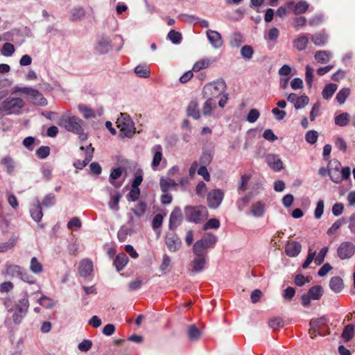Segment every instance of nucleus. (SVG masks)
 I'll use <instances>...</instances> for the list:
<instances>
[{
  "mask_svg": "<svg viewBox=\"0 0 355 355\" xmlns=\"http://www.w3.org/2000/svg\"><path fill=\"white\" fill-rule=\"evenodd\" d=\"M83 123V120L78 116L67 115H63L58 122L60 126L64 128L69 132L78 135L81 141H85L87 139V135L84 132Z\"/></svg>",
  "mask_w": 355,
  "mask_h": 355,
  "instance_id": "f257e3e1",
  "label": "nucleus"
},
{
  "mask_svg": "<svg viewBox=\"0 0 355 355\" xmlns=\"http://www.w3.org/2000/svg\"><path fill=\"white\" fill-rule=\"evenodd\" d=\"M351 169L349 166L341 168V164L339 161L334 159L329 162L328 164V175L334 183L340 184L343 180L349 179Z\"/></svg>",
  "mask_w": 355,
  "mask_h": 355,
  "instance_id": "f03ea898",
  "label": "nucleus"
},
{
  "mask_svg": "<svg viewBox=\"0 0 355 355\" xmlns=\"http://www.w3.org/2000/svg\"><path fill=\"white\" fill-rule=\"evenodd\" d=\"M116 123L121 137H132L135 133V124L128 114L121 113Z\"/></svg>",
  "mask_w": 355,
  "mask_h": 355,
  "instance_id": "7ed1b4c3",
  "label": "nucleus"
},
{
  "mask_svg": "<svg viewBox=\"0 0 355 355\" xmlns=\"http://www.w3.org/2000/svg\"><path fill=\"white\" fill-rule=\"evenodd\" d=\"M24 106V102L21 98L10 97L4 100L0 105V112L7 115L16 114Z\"/></svg>",
  "mask_w": 355,
  "mask_h": 355,
  "instance_id": "20e7f679",
  "label": "nucleus"
},
{
  "mask_svg": "<svg viewBox=\"0 0 355 355\" xmlns=\"http://www.w3.org/2000/svg\"><path fill=\"white\" fill-rule=\"evenodd\" d=\"M187 220L194 223H199L207 216V210L204 206H187L184 208Z\"/></svg>",
  "mask_w": 355,
  "mask_h": 355,
  "instance_id": "39448f33",
  "label": "nucleus"
},
{
  "mask_svg": "<svg viewBox=\"0 0 355 355\" xmlns=\"http://www.w3.org/2000/svg\"><path fill=\"white\" fill-rule=\"evenodd\" d=\"M216 236L210 233L205 234L204 236L199 241H196L193 245V252L196 255L200 253H204L203 250L213 247L216 243Z\"/></svg>",
  "mask_w": 355,
  "mask_h": 355,
  "instance_id": "423d86ee",
  "label": "nucleus"
},
{
  "mask_svg": "<svg viewBox=\"0 0 355 355\" xmlns=\"http://www.w3.org/2000/svg\"><path fill=\"white\" fill-rule=\"evenodd\" d=\"M225 84L223 80L209 83L203 89L204 96H211L214 99L218 98L225 91Z\"/></svg>",
  "mask_w": 355,
  "mask_h": 355,
  "instance_id": "0eeeda50",
  "label": "nucleus"
},
{
  "mask_svg": "<svg viewBox=\"0 0 355 355\" xmlns=\"http://www.w3.org/2000/svg\"><path fill=\"white\" fill-rule=\"evenodd\" d=\"M29 308L28 294L26 292L24 297L19 300L16 304V311L13 314V321L19 324L22 318L26 315Z\"/></svg>",
  "mask_w": 355,
  "mask_h": 355,
  "instance_id": "6e6552de",
  "label": "nucleus"
},
{
  "mask_svg": "<svg viewBox=\"0 0 355 355\" xmlns=\"http://www.w3.org/2000/svg\"><path fill=\"white\" fill-rule=\"evenodd\" d=\"M355 252V245L349 241L342 242L337 249V254L342 259H349Z\"/></svg>",
  "mask_w": 355,
  "mask_h": 355,
  "instance_id": "1a4fd4ad",
  "label": "nucleus"
},
{
  "mask_svg": "<svg viewBox=\"0 0 355 355\" xmlns=\"http://www.w3.org/2000/svg\"><path fill=\"white\" fill-rule=\"evenodd\" d=\"M196 256V258L190 264L191 269H189V272L192 275L202 271L205 268L207 263L205 253H200L199 255Z\"/></svg>",
  "mask_w": 355,
  "mask_h": 355,
  "instance_id": "9d476101",
  "label": "nucleus"
},
{
  "mask_svg": "<svg viewBox=\"0 0 355 355\" xmlns=\"http://www.w3.org/2000/svg\"><path fill=\"white\" fill-rule=\"evenodd\" d=\"M224 193L220 189H214L207 195V202L210 208L216 209L221 204Z\"/></svg>",
  "mask_w": 355,
  "mask_h": 355,
  "instance_id": "9b49d317",
  "label": "nucleus"
},
{
  "mask_svg": "<svg viewBox=\"0 0 355 355\" xmlns=\"http://www.w3.org/2000/svg\"><path fill=\"white\" fill-rule=\"evenodd\" d=\"M151 153L153 154L151 168L153 171H157L163 159V148L159 144L155 145L151 148Z\"/></svg>",
  "mask_w": 355,
  "mask_h": 355,
  "instance_id": "f8f14e48",
  "label": "nucleus"
},
{
  "mask_svg": "<svg viewBox=\"0 0 355 355\" xmlns=\"http://www.w3.org/2000/svg\"><path fill=\"white\" fill-rule=\"evenodd\" d=\"M27 96L30 101L35 105L44 106L47 104V101L43 96L42 94L35 89L31 87Z\"/></svg>",
  "mask_w": 355,
  "mask_h": 355,
  "instance_id": "ddd939ff",
  "label": "nucleus"
},
{
  "mask_svg": "<svg viewBox=\"0 0 355 355\" xmlns=\"http://www.w3.org/2000/svg\"><path fill=\"white\" fill-rule=\"evenodd\" d=\"M268 165L275 171H279L284 168V164L278 155L269 154L266 157Z\"/></svg>",
  "mask_w": 355,
  "mask_h": 355,
  "instance_id": "4468645a",
  "label": "nucleus"
},
{
  "mask_svg": "<svg viewBox=\"0 0 355 355\" xmlns=\"http://www.w3.org/2000/svg\"><path fill=\"white\" fill-rule=\"evenodd\" d=\"M206 33L210 44L214 48L218 49L223 46L222 37L218 32L207 30Z\"/></svg>",
  "mask_w": 355,
  "mask_h": 355,
  "instance_id": "2eb2a0df",
  "label": "nucleus"
},
{
  "mask_svg": "<svg viewBox=\"0 0 355 355\" xmlns=\"http://www.w3.org/2000/svg\"><path fill=\"white\" fill-rule=\"evenodd\" d=\"M309 42V35L306 33H303L299 35L293 41V47L299 51H302L306 49L308 44Z\"/></svg>",
  "mask_w": 355,
  "mask_h": 355,
  "instance_id": "dca6fc26",
  "label": "nucleus"
},
{
  "mask_svg": "<svg viewBox=\"0 0 355 355\" xmlns=\"http://www.w3.org/2000/svg\"><path fill=\"white\" fill-rule=\"evenodd\" d=\"M302 245L297 241H288L285 247L286 254L291 257H297L301 252Z\"/></svg>",
  "mask_w": 355,
  "mask_h": 355,
  "instance_id": "f3484780",
  "label": "nucleus"
},
{
  "mask_svg": "<svg viewBox=\"0 0 355 355\" xmlns=\"http://www.w3.org/2000/svg\"><path fill=\"white\" fill-rule=\"evenodd\" d=\"M93 271V263L89 259H84L80 262L78 272L82 277L89 276Z\"/></svg>",
  "mask_w": 355,
  "mask_h": 355,
  "instance_id": "a211bd4d",
  "label": "nucleus"
},
{
  "mask_svg": "<svg viewBox=\"0 0 355 355\" xmlns=\"http://www.w3.org/2000/svg\"><path fill=\"white\" fill-rule=\"evenodd\" d=\"M182 218V211L180 207H175L171 212L169 218L170 229L176 228L181 223Z\"/></svg>",
  "mask_w": 355,
  "mask_h": 355,
  "instance_id": "6ab92c4d",
  "label": "nucleus"
},
{
  "mask_svg": "<svg viewBox=\"0 0 355 355\" xmlns=\"http://www.w3.org/2000/svg\"><path fill=\"white\" fill-rule=\"evenodd\" d=\"M331 58V53L327 50H319L314 53V59L319 64L329 62Z\"/></svg>",
  "mask_w": 355,
  "mask_h": 355,
  "instance_id": "aec40b11",
  "label": "nucleus"
},
{
  "mask_svg": "<svg viewBox=\"0 0 355 355\" xmlns=\"http://www.w3.org/2000/svg\"><path fill=\"white\" fill-rule=\"evenodd\" d=\"M204 97L207 98V100L202 108V114L205 116H210L212 111L216 107V99L211 98V96Z\"/></svg>",
  "mask_w": 355,
  "mask_h": 355,
  "instance_id": "412c9836",
  "label": "nucleus"
},
{
  "mask_svg": "<svg viewBox=\"0 0 355 355\" xmlns=\"http://www.w3.org/2000/svg\"><path fill=\"white\" fill-rule=\"evenodd\" d=\"M159 185L162 191L166 193L171 189H175L178 184L173 179L162 177L159 180Z\"/></svg>",
  "mask_w": 355,
  "mask_h": 355,
  "instance_id": "4be33fe9",
  "label": "nucleus"
},
{
  "mask_svg": "<svg viewBox=\"0 0 355 355\" xmlns=\"http://www.w3.org/2000/svg\"><path fill=\"white\" fill-rule=\"evenodd\" d=\"M310 39L315 46H324L327 43L328 37L326 33L320 32L312 35Z\"/></svg>",
  "mask_w": 355,
  "mask_h": 355,
  "instance_id": "5701e85b",
  "label": "nucleus"
},
{
  "mask_svg": "<svg viewBox=\"0 0 355 355\" xmlns=\"http://www.w3.org/2000/svg\"><path fill=\"white\" fill-rule=\"evenodd\" d=\"M166 244L171 252H175L180 248L181 241L175 236H168Z\"/></svg>",
  "mask_w": 355,
  "mask_h": 355,
  "instance_id": "b1692460",
  "label": "nucleus"
},
{
  "mask_svg": "<svg viewBox=\"0 0 355 355\" xmlns=\"http://www.w3.org/2000/svg\"><path fill=\"white\" fill-rule=\"evenodd\" d=\"M187 113L189 116H191L195 119L200 117V113L198 109V104L196 100L191 101L187 107Z\"/></svg>",
  "mask_w": 355,
  "mask_h": 355,
  "instance_id": "393cba45",
  "label": "nucleus"
},
{
  "mask_svg": "<svg viewBox=\"0 0 355 355\" xmlns=\"http://www.w3.org/2000/svg\"><path fill=\"white\" fill-rule=\"evenodd\" d=\"M29 269L35 275H40L44 272L43 264L35 257L31 258Z\"/></svg>",
  "mask_w": 355,
  "mask_h": 355,
  "instance_id": "a878e982",
  "label": "nucleus"
},
{
  "mask_svg": "<svg viewBox=\"0 0 355 355\" xmlns=\"http://www.w3.org/2000/svg\"><path fill=\"white\" fill-rule=\"evenodd\" d=\"M23 270L24 268L18 265H6V273L11 277H19Z\"/></svg>",
  "mask_w": 355,
  "mask_h": 355,
  "instance_id": "bb28decb",
  "label": "nucleus"
},
{
  "mask_svg": "<svg viewBox=\"0 0 355 355\" xmlns=\"http://www.w3.org/2000/svg\"><path fill=\"white\" fill-rule=\"evenodd\" d=\"M329 287L334 293H340L344 288L343 281L340 277H333L329 281Z\"/></svg>",
  "mask_w": 355,
  "mask_h": 355,
  "instance_id": "cd10ccee",
  "label": "nucleus"
},
{
  "mask_svg": "<svg viewBox=\"0 0 355 355\" xmlns=\"http://www.w3.org/2000/svg\"><path fill=\"white\" fill-rule=\"evenodd\" d=\"M128 261V257L124 253L118 254L114 259V265L118 271L123 269Z\"/></svg>",
  "mask_w": 355,
  "mask_h": 355,
  "instance_id": "c85d7f7f",
  "label": "nucleus"
},
{
  "mask_svg": "<svg viewBox=\"0 0 355 355\" xmlns=\"http://www.w3.org/2000/svg\"><path fill=\"white\" fill-rule=\"evenodd\" d=\"M250 211L254 216L261 217L265 212V205L261 202H257L252 205Z\"/></svg>",
  "mask_w": 355,
  "mask_h": 355,
  "instance_id": "c756f323",
  "label": "nucleus"
},
{
  "mask_svg": "<svg viewBox=\"0 0 355 355\" xmlns=\"http://www.w3.org/2000/svg\"><path fill=\"white\" fill-rule=\"evenodd\" d=\"M31 215L32 218L36 221L39 222L42 219L43 216V214L42 211L41 205L39 202L37 205H33L31 208Z\"/></svg>",
  "mask_w": 355,
  "mask_h": 355,
  "instance_id": "7c9ffc66",
  "label": "nucleus"
},
{
  "mask_svg": "<svg viewBox=\"0 0 355 355\" xmlns=\"http://www.w3.org/2000/svg\"><path fill=\"white\" fill-rule=\"evenodd\" d=\"M337 88V85L334 83L327 84L322 90V97L326 100L330 98L334 95Z\"/></svg>",
  "mask_w": 355,
  "mask_h": 355,
  "instance_id": "2f4dec72",
  "label": "nucleus"
},
{
  "mask_svg": "<svg viewBox=\"0 0 355 355\" xmlns=\"http://www.w3.org/2000/svg\"><path fill=\"white\" fill-rule=\"evenodd\" d=\"M122 174V171L120 168L113 169L110 175V182L115 187L119 188L122 185V182H115V180L118 179Z\"/></svg>",
  "mask_w": 355,
  "mask_h": 355,
  "instance_id": "473e14b6",
  "label": "nucleus"
},
{
  "mask_svg": "<svg viewBox=\"0 0 355 355\" xmlns=\"http://www.w3.org/2000/svg\"><path fill=\"white\" fill-rule=\"evenodd\" d=\"M349 119V114L347 112H343L335 117V123L338 126L344 127L348 124Z\"/></svg>",
  "mask_w": 355,
  "mask_h": 355,
  "instance_id": "72a5a7b5",
  "label": "nucleus"
},
{
  "mask_svg": "<svg viewBox=\"0 0 355 355\" xmlns=\"http://www.w3.org/2000/svg\"><path fill=\"white\" fill-rule=\"evenodd\" d=\"M111 49L110 40L108 37H101L98 42V50L103 53Z\"/></svg>",
  "mask_w": 355,
  "mask_h": 355,
  "instance_id": "f704fd0d",
  "label": "nucleus"
},
{
  "mask_svg": "<svg viewBox=\"0 0 355 355\" xmlns=\"http://www.w3.org/2000/svg\"><path fill=\"white\" fill-rule=\"evenodd\" d=\"M121 198V196L119 193H116L115 194L112 195L110 198V200L108 202V206L110 209L114 211H118L119 210V201Z\"/></svg>",
  "mask_w": 355,
  "mask_h": 355,
  "instance_id": "c9c22d12",
  "label": "nucleus"
},
{
  "mask_svg": "<svg viewBox=\"0 0 355 355\" xmlns=\"http://www.w3.org/2000/svg\"><path fill=\"white\" fill-rule=\"evenodd\" d=\"M307 294L312 300H319L323 294L322 288L320 286H313L309 290Z\"/></svg>",
  "mask_w": 355,
  "mask_h": 355,
  "instance_id": "e433bc0d",
  "label": "nucleus"
},
{
  "mask_svg": "<svg viewBox=\"0 0 355 355\" xmlns=\"http://www.w3.org/2000/svg\"><path fill=\"white\" fill-rule=\"evenodd\" d=\"M135 72L137 76L141 78H148L150 75V71L146 65H138L135 69Z\"/></svg>",
  "mask_w": 355,
  "mask_h": 355,
  "instance_id": "4c0bfd02",
  "label": "nucleus"
},
{
  "mask_svg": "<svg viewBox=\"0 0 355 355\" xmlns=\"http://www.w3.org/2000/svg\"><path fill=\"white\" fill-rule=\"evenodd\" d=\"M187 334L189 339L191 341H196L198 340L201 335L200 330L195 325H191L189 327Z\"/></svg>",
  "mask_w": 355,
  "mask_h": 355,
  "instance_id": "58836bf2",
  "label": "nucleus"
},
{
  "mask_svg": "<svg viewBox=\"0 0 355 355\" xmlns=\"http://www.w3.org/2000/svg\"><path fill=\"white\" fill-rule=\"evenodd\" d=\"M211 64V60L208 58H203L197 61L193 66L192 70L199 71L203 69L207 68Z\"/></svg>",
  "mask_w": 355,
  "mask_h": 355,
  "instance_id": "ea45409f",
  "label": "nucleus"
},
{
  "mask_svg": "<svg viewBox=\"0 0 355 355\" xmlns=\"http://www.w3.org/2000/svg\"><path fill=\"white\" fill-rule=\"evenodd\" d=\"M354 327L353 324L347 325L342 333V338L345 342L349 341L354 336Z\"/></svg>",
  "mask_w": 355,
  "mask_h": 355,
  "instance_id": "a19ab883",
  "label": "nucleus"
},
{
  "mask_svg": "<svg viewBox=\"0 0 355 355\" xmlns=\"http://www.w3.org/2000/svg\"><path fill=\"white\" fill-rule=\"evenodd\" d=\"M37 302L46 309H51L55 304L53 300L43 294L37 300Z\"/></svg>",
  "mask_w": 355,
  "mask_h": 355,
  "instance_id": "79ce46f5",
  "label": "nucleus"
},
{
  "mask_svg": "<svg viewBox=\"0 0 355 355\" xmlns=\"http://www.w3.org/2000/svg\"><path fill=\"white\" fill-rule=\"evenodd\" d=\"M350 94V89L349 88H343L341 89L336 94V100L341 105L345 103L347 97Z\"/></svg>",
  "mask_w": 355,
  "mask_h": 355,
  "instance_id": "37998d69",
  "label": "nucleus"
},
{
  "mask_svg": "<svg viewBox=\"0 0 355 355\" xmlns=\"http://www.w3.org/2000/svg\"><path fill=\"white\" fill-rule=\"evenodd\" d=\"M15 49L12 44L6 42L1 49V53L6 57L11 56L15 53Z\"/></svg>",
  "mask_w": 355,
  "mask_h": 355,
  "instance_id": "c03bdc74",
  "label": "nucleus"
},
{
  "mask_svg": "<svg viewBox=\"0 0 355 355\" xmlns=\"http://www.w3.org/2000/svg\"><path fill=\"white\" fill-rule=\"evenodd\" d=\"M17 241V239L16 237H12L8 242L0 243V252H4L12 248L16 245Z\"/></svg>",
  "mask_w": 355,
  "mask_h": 355,
  "instance_id": "a18cd8bd",
  "label": "nucleus"
},
{
  "mask_svg": "<svg viewBox=\"0 0 355 355\" xmlns=\"http://www.w3.org/2000/svg\"><path fill=\"white\" fill-rule=\"evenodd\" d=\"M309 102V98L307 96L302 95L298 96L296 101L294 103L295 109H302Z\"/></svg>",
  "mask_w": 355,
  "mask_h": 355,
  "instance_id": "49530a36",
  "label": "nucleus"
},
{
  "mask_svg": "<svg viewBox=\"0 0 355 355\" xmlns=\"http://www.w3.org/2000/svg\"><path fill=\"white\" fill-rule=\"evenodd\" d=\"M323 320L322 318L317 319V320H312L310 322V329H309V334L310 337L311 338H314L317 336V327H318V324Z\"/></svg>",
  "mask_w": 355,
  "mask_h": 355,
  "instance_id": "de8ad7c7",
  "label": "nucleus"
},
{
  "mask_svg": "<svg viewBox=\"0 0 355 355\" xmlns=\"http://www.w3.org/2000/svg\"><path fill=\"white\" fill-rule=\"evenodd\" d=\"M78 110L85 119L94 117L95 114L92 109L84 105H79Z\"/></svg>",
  "mask_w": 355,
  "mask_h": 355,
  "instance_id": "09e8293b",
  "label": "nucleus"
},
{
  "mask_svg": "<svg viewBox=\"0 0 355 355\" xmlns=\"http://www.w3.org/2000/svg\"><path fill=\"white\" fill-rule=\"evenodd\" d=\"M309 8V4L306 1H300L295 4L294 12L297 15L304 13Z\"/></svg>",
  "mask_w": 355,
  "mask_h": 355,
  "instance_id": "8fccbe9b",
  "label": "nucleus"
},
{
  "mask_svg": "<svg viewBox=\"0 0 355 355\" xmlns=\"http://www.w3.org/2000/svg\"><path fill=\"white\" fill-rule=\"evenodd\" d=\"M220 227V221L216 218L209 219L203 226V230L209 229H218Z\"/></svg>",
  "mask_w": 355,
  "mask_h": 355,
  "instance_id": "3c124183",
  "label": "nucleus"
},
{
  "mask_svg": "<svg viewBox=\"0 0 355 355\" xmlns=\"http://www.w3.org/2000/svg\"><path fill=\"white\" fill-rule=\"evenodd\" d=\"M328 250H329L328 247H324L320 250L318 254L316 256V257L314 259V261L317 265H320L322 263Z\"/></svg>",
  "mask_w": 355,
  "mask_h": 355,
  "instance_id": "603ef678",
  "label": "nucleus"
},
{
  "mask_svg": "<svg viewBox=\"0 0 355 355\" xmlns=\"http://www.w3.org/2000/svg\"><path fill=\"white\" fill-rule=\"evenodd\" d=\"M253 49L250 46L245 45L241 49V54L245 59L250 60L253 55Z\"/></svg>",
  "mask_w": 355,
  "mask_h": 355,
  "instance_id": "864d4df0",
  "label": "nucleus"
},
{
  "mask_svg": "<svg viewBox=\"0 0 355 355\" xmlns=\"http://www.w3.org/2000/svg\"><path fill=\"white\" fill-rule=\"evenodd\" d=\"M168 37L173 44H179L182 40L181 34L174 30L169 31Z\"/></svg>",
  "mask_w": 355,
  "mask_h": 355,
  "instance_id": "5fc2aeb1",
  "label": "nucleus"
},
{
  "mask_svg": "<svg viewBox=\"0 0 355 355\" xmlns=\"http://www.w3.org/2000/svg\"><path fill=\"white\" fill-rule=\"evenodd\" d=\"M146 205L143 202H140L135 208L132 209V211L137 217H141L146 211Z\"/></svg>",
  "mask_w": 355,
  "mask_h": 355,
  "instance_id": "6e6d98bb",
  "label": "nucleus"
},
{
  "mask_svg": "<svg viewBox=\"0 0 355 355\" xmlns=\"http://www.w3.org/2000/svg\"><path fill=\"white\" fill-rule=\"evenodd\" d=\"M1 164L6 167L8 173H11L14 169V161L9 157H3L1 161Z\"/></svg>",
  "mask_w": 355,
  "mask_h": 355,
  "instance_id": "4d7b16f0",
  "label": "nucleus"
},
{
  "mask_svg": "<svg viewBox=\"0 0 355 355\" xmlns=\"http://www.w3.org/2000/svg\"><path fill=\"white\" fill-rule=\"evenodd\" d=\"M318 134L315 130L308 131L305 136L306 141L311 144H315L318 140Z\"/></svg>",
  "mask_w": 355,
  "mask_h": 355,
  "instance_id": "13d9d810",
  "label": "nucleus"
},
{
  "mask_svg": "<svg viewBox=\"0 0 355 355\" xmlns=\"http://www.w3.org/2000/svg\"><path fill=\"white\" fill-rule=\"evenodd\" d=\"M250 179V175L245 174L241 176V182L238 187L239 191H245L247 189V184Z\"/></svg>",
  "mask_w": 355,
  "mask_h": 355,
  "instance_id": "bf43d9fd",
  "label": "nucleus"
},
{
  "mask_svg": "<svg viewBox=\"0 0 355 355\" xmlns=\"http://www.w3.org/2000/svg\"><path fill=\"white\" fill-rule=\"evenodd\" d=\"M324 212V201L320 200L316 205V207L314 211V216L316 219H320Z\"/></svg>",
  "mask_w": 355,
  "mask_h": 355,
  "instance_id": "052dcab7",
  "label": "nucleus"
},
{
  "mask_svg": "<svg viewBox=\"0 0 355 355\" xmlns=\"http://www.w3.org/2000/svg\"><path fill=\"white\" fill-rule=\"evenodd\" d=\"M251 196L250 195H246L243 197H242L240 200H239L236 202V206L238 209L241 211L243 210L246 205L249 203V202L251 200Z\"/></svg>",
  "mask_w": 355,
  "mask_h": 355,
  "instance_id": "680f3d73",
  "label": "nucleus"
},
{
  "mask_svg": "<svg viewBox=\"0 0 355 355\" xmlns=\"http://www.w3.org/2000/svg\"><path fill=\"white\" fill-rule=\"evenodd\" d=\"M171 263V258L167 254H164L162 264L159 269L162 272H166Z\"/></svg>",
  "mask_w": 355,
  "mask_h": 355,
  "instance_id": "e2e57ef3",
  "label": "nucleus"
},
{
  "mask_svg": "<svg viewBox=\"0 0 355 355\" xmlns=\"http://www.w3.org/2000/svg\"><path fill=\"white\" fill-rule=\"evenodd\" d=\"M268 324L271 328L275 329L282 327L284 326V321L281 318H274L269 320Z\"/></svg>",
  "mask_w": 355,
  "mask_h": 355,
  "instance_id": "0e129e2a",
  "label": "nucleus"
},
{
  "mask_svg": "<svg viewBox=\"0 0 355 355\" xmlns=\"http://www.w3.org/2000/svg\"><path fill=\"white\" fill-rule=\"evenodd\" d=\"M50 153V148L48 146H41L37 151L36 155L40 159H44L49 156Z\"/></svg>",
  "mask_w": 355,
  "mask_h": 355,
  "instance_id": "69168bd1",
  "label": "nucleus"
},
{
  "mask_svg": "<svg viewBox=\"0 0 355 355\" xmlns=\"http://www.w3.org/2000/svg\"><path fill=\"white\" fill-rule=\"evenodd\" d=\"M260 116L259 112L256 109H252L250 110L248 116L247 121L250 123H254Z\"/></svg>",
  "mask_w": 355,
  "mask_h": 355,
  "instance_id": "338daca9",
  "label": "nucleus"
},
{
  "mask_svg": "<svg viewBox=\"0 0 355 355\" xmlns=\"http://www.w3.org/2000/svg\"><path fill=\"white\" fill-rule=\"evenodd\" d=\"M92 346V342L90 340H84L78 344V348L81 352L89 351Z\"/></svg>",
  "mask_w": 355,
  "mask_h": 355,
  "instance_id": "774afa93",
  "label": "nucleus"
}]
</instances>
